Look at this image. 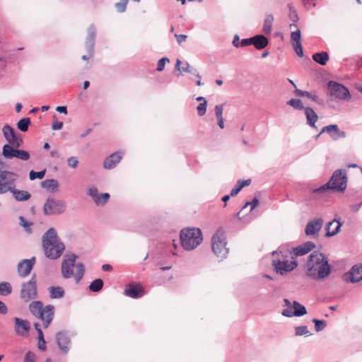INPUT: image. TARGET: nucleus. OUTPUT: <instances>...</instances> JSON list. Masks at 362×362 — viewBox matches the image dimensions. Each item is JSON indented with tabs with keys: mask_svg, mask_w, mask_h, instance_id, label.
<instances>
[{
	"mask_svg": "<svg viewBox=\"0 0 362 362\" xmlns=\"http://www.w3.org/2000/svg\"><path fill=\"white\" fill-rule=\"evenodd\" d=\"M2 133L8 144L2 148V156L6 159L14 158L21 160H28L30 158V153L18 148L23 143V139L20 134H16L14 129L8 124H5L2 128Z\"/></svg>",
	"mask_w": 362,
	"mask_h": 362,
	"instance_id": "nucleus-1",
	"label": "nucleus"
},
{
	"mask_svg": "<svg viewBox=\"0 0 362 362\" xmlns=\"http://www.w3.org/2000/svg\"><path fill=\"white\" fill-rule=\"evenodd\" d=\"M332 272L331 265L324 254L314 251L305 264V274L309 278L320 281L325 279Z\"/></svg>",
	"mask_w": 362,
	"mask_h": 362,
	"instance_id": "nucleus-2",
	"label": "nucleus"
},
{
	"mask_svg": "<svg viewBox=\"0 0 362 362\" xmlns=\"http://www.w3.org/2000/svg\"><path fill=\"white\" fill-rule=\"evenodd\" d=\"M42 246L47 258L59 259L65 250V245L54 228L48 229L42 237Z\"/></svg>",
	"mask_w": 362,
	"mask_h": 362,
	"instance_id": "nucleus-3",
	"label": "nucleus"
},
{
	"mask_svg": "<svg viewBox=\"0 0 362 362\" xmlns=\"http://www.w3.org/2000/svg\"><path fill=\"white\" fill-rule=\"evenodd\" d=\"M78 256L75 254L66 255L62 262L61 272L64 279H70L74 275V268L76 267V273L75 274L76 283H78L83 278L85 273V267L83 264L77 263L76 260Z\"/></svg>",
	"mask_w": 362,
	"mask_h": 362,
	"instance_id": "nucleus-4",
	"label": "nucleus"
},
{
	"mask_svg": "<svg viewBox=\"0 0 362 362\" xmlns=\"http://www.w3.org/2000/svg\"><path fill=\"white\" fill-rule=\"evenodd\" d=\"M29 310L34 317L42 322L45 328L48 327L53 320L54 307L52 305L43 307L41 301L33 300L29 305Z\"/></svg>",
	"mask_w": 362,
	"mask_h": 362,
	"instance_id": "nucleus-5",
	"label": "nucleus"
},
{
	"mask_svg": "<svg viewBox=\"0 0 362 362\" xmlns=\"http://www.w3.org/2000/svg\"><path fill=\"white\" fill-rule=\"evenodd\" d=\"M346 172L345 170H335L330 180L325 185L315 189V193H322L328 189L342 192L346 188Z\"/></svg>",
	"mask_w": 362,
	"mask_h": 362,
	"instance_id": "nucleus-6",
	"label": "nucleus"
},
{
	"mask_svg": "<svg viewBox=\"0 0 362 362\" xmlns=\"http://www.w3.org/2000/svg\"><path fill=\"white\" fill-rule=\"evenodd\" d=\"M182 246L186 250H192L199 245L202 240V233L198 228H184L180 231Z\"/></svg>",
	"mask_w": 362,
	"mask_h": 362,
	"instance_id": "nucleus-7",
	"label": "nucleus"
},
{
	"mask_svg": "<svg viewBox=\"0 0 362 362\" xmlns=\"http://www.w3.org/2000/svg\"><path fill=\"white\" fill-rule=\"evenodd\" d=\"M37 297V281L35 276L21 285L20 298L24 303H28Z\"/></svg>",
	"mask_w": 362,
	"mask_h": 362,
	"instance_id": "nucleus-8",
	"label": "nucleus"
},
{
	"mask_svg": "<svg viewBox=\"0 0 362 362\" xmlns=\"http://www.w3.org/2000/svg\"><path fill=\"white\" fill-rule=\"evenodd\" d=\"M18 174L8 170H0V194L11 192L16 187Z\"/></svg>",
	"mask_w": 362,
	"mask_h": 362,
	"instance_id": "nucleus-9",
	"label": "nucleus"
},
{
	"mask_svg": "<svg viewBox=\"0 0 362 362\" xmlns=\"http://www.w3.org/2000/svg\"><path fill=\"white\" fill-rule=\"evenodd\" d=\"M287 105L293 107L294 109L298 110H304L307 119V124L311 127L317 128L315 126V122L318 119V116L312 107H304L303 104L300 99L294 98L289 100L287 102Z\"/></svg>",
	"mask_w": 362,
	"mask_h": 362,
	"instance_id": "nucleus-10",
	"label": "nucleus"
},
{
	"mask_svg": "<svg viewBox=\"0 0 362 362\" xmlns=\"http://www.w3.org/2000/svg\"><path fill=\"white\" fill-rule=\"evenodd\" d=\"M66 209L65 202L62 200L49 197L43 206V213L46 216L59 215L63 214Z\"/></svg>",
	"mask_w": 362,
	"mask_h": 362,
	"instance_id": "nucleus-11",
	"label": "nucleus"
},
{
	"mask_svg": "<svg viewBox=\"0 0 362 362\" xmlns=\"http://www.w3.org/2000/svg\"><path fill=\"white\" fill-rule=\"evenodd\" d=\"M211 247L214 253L217 257L223 259L226 257L228 253V249L226 247V242L223 234L216 233L211 238Z\"/></svg>",
	"mask_w": 362,
	"mask_h": 362,
	"instance_id": "nucleus-12",
	"label": "nucleus"
},
{
	"mask_svg": "<svg viewBox=\"0 0 362 362\" xmlns=\"http://www.w3.org/2000/svg\"><path fill=\"white\" fill-rule=\"evenodd\" d=\"M327 86L330 95L336 98L346 101L351 98V94L349 89L344 85L330 81H329Z\"/></svg>",
	"mask_w": 362,
	"mask_h": 362,
	"instance_id": "nucleus-13",
	"label": "nucleus"
},
{
	"mask_svg": "<svg viewBox=\"0 0 362 362\" xmlns=\"http://www.w3.org/2000/svg\"><path fill=\"white\" fill-rule=\"evenodd\" d=\"M285 305L288 306L287 308L284 309L282 312V315L286 317H300L307 314V310L305 307L298 302L294 300L293 303V308L290 307V301L285 298Z\"/></svg>",
	"mask_w": 362,
	"mask_h": 362,
	"instance_id": "nucleus-14",
	"label": "nucleus"
},
{
	"mask_svg": "<svg viewBox=\"0 0 362 362\" xmlns=\"http://www.w3.org/2000/svg\"><path fill=\"white\" fill-rule=\"evenodd\" d=\"M87 32L88 35L86 40V47L89 55L82 56L81 59L85 61L88 60L93 55L96 29L93 25H90L88 27Z\"/></svg>",
	"mask_w": 362,
	"mask_h": 362,
	"instance_id": "nucleus-15",
	"label": "nucleus"
},
{
	"mask_svg": "<svg viewBox=\"0 0 362 362\" xmlns=\"http://www.w3.org/2000/svg\"><path fill=\"white\" fill-rule=\"evenodd\" d=\"M273 266L276 273L284 275L293 271L298 266V262L294 259L291 262L288 260L278 259L277 261L273 260Z\"/></svg>",
	"mask_w": 362,
	"mask_h": 362,
	"instance_id": "nucleus-16",
	"label": "nucleus"
},
{
	"mask_svg": "<svg viewBox=\"0 0 362 362\" xmlns=\"http://www.w3.org/2000/svg\"><path fill=\"white\" fill-rule=\"evenodd\" d=\"M14 332L16 335L25 337L28 335L30 325L28 321L19 317H14Z\"/></svg>",
	"mask_w": 362,
	"mask_h": 362,
	"instance_id": "nucleus-17",
	"label": "nucleus"
},
{
	"mask_svg": "<svg viewBox=\"0 0 362 362\" xmlns=\"http://www.w3.org/2000/svg\"><path fill=\"white\" fill-rule=\"evenodd\" d=\"M343 279L351 283H357L362 280V264L353 266L349 272L344 274Z\"/></svg>",
	"mask_w": 362,
	"mask_h": 362,
	"instance_id": "nucleus-18",
	"label": "nucleus"
},
{
	"mask_svg": "<svg viewBox=\"0 0 362 362\" xmlns=\"http://www.w3.org/2000/svg\"><path fill=\"white\" fill-rule=\"evenodd\" d=\"M315 247V243L311 241H307L298 247H293L290 252L291 259L295 260L297 257L303 256L308 254Z\"/></svg>",
	"mask_w": 362,
	"mask_h": 362,
	"instance_id": "nucleus-19",
	"label": "nucleus"
},
{
	"mask_svg": "<svg viewBox=\"0 0 362 362\" xmlns=\"http://www.w3.org/2000/svg\"><path fill=\"white\" fill-rule=\"evenodd\" d=\"M300 39V30L297 28L295 31L291 32V40L293 49L299 57H302L303 56V50Z\"/></svg>",
	"mask_w": 362,
	"mask_h": 362,
	"instance_id": "nucleus-20",
	"label": "nucleus"
},
{
	"mask_svg": "<svg viewBox=\"0 0 362 362\" xmlns=\"http://www.w3.org/2000/svg\"><path fill=\"white\" fill-rule=\"evenodd\" d=\"M35 263V257H32L28 259H23L18 264V272L21 277L27 276L33 269Z\"/></svg>",
	"mask_w": 362,
	"mask_h": 362,
	"instance_id": "nucleus-21",
	"label": "nucleus"
},
{
	"mask_svg": "<svg viewBox=\"0 0 362 362\" xmlns=\"http://www.w3.org/2000/svg\"><path fill=\"white\" fill-rule=\"evenodd\" d=\"M323 225V219L318 218L308 222L305 228L307 235H317Z\"/></svg>",
	"mask_w": 362,
	"mask_h": 362,
	"instance_id": "nucleus-22",
	"label": "nucleus"
},
{
	"mask_svg": "<svg viewBox=\"0 0 362 362\" xmlns=\"http://www.w3.org/2000/svg\"><path fill=\"white\" fill-rule=\"evenodd\" d=\"M325 132L329 134L330 137L334 141L346 137V132L341 131L337 124H329L324 127L320 131V134Z\"/></svg>",
	"mask_w": 362,
	"mask_h": 362,
	"instance_id": "nucleus-23",
	"label": "nucleus"
},
{
	"mask_svg": "<svg viewBox=\"0 0 362 362\" xmlns=\"http://www.w3.org/2000/svg\"><path fill=\"white\" fill-rule=\"evenodd\" d=\"M56 341L62 351L64 354H66L69 350V344L71 342L67 333L64 331L57 332L56 334Z\"/></svg>",
	"mask_w": 362,
	"mask_h": 362,
	"instance_id": "nucleus-24",
	"label": "nucleus"
},
{
	"mask_svg": "<svg viewBox=\"0 0 362 362\" xmlns=\"http://www.w3.org/2000/svg\"><path fill=\"white\" fill-rule=\"evenodd\" d=\"M342 223L340 219L334 218L329 221L326 226L325 237L329 238L337 235L339 232Z\"/></svg>",
	"mask_w": 362,
	"mask_h": 362,
	"instance_id": "nucleus-25",
	"label": "nucleus"
},
{
	"mask_svg": "<svg viewBox=\"0 0 362 362\" xmlns=\"http://www.w3.org/2000/svg\"><path fill=\"white\" fill-rule=\"evenodd\" d=\"M124 294L132 298H138L144 296V288L139 285L129 284L124 291Z\"/></svg>",
	"mask_w": 362,
	"mask_h": 362,
	"instance_id": "nucleus-26",
	"label": "nucleus"
},
{
	"mask_svg": "<svg viewBox=\"0 0 362 362\" xmlns=\"http://www.w3.org/2000/svg\"><path fill=\"white\" fill-rule=\"evenodd\" d=\"M122 158V153L119 152L112 153L110 156L107 157L103 163V167L105 169L114 168Z\"/></svg>",
	"mask_w": 362,
	"mask_h": 362,
	"instance_id": "nucleus-27",
	"label": "nucleus"
},
{
	"mask_svg": "<svg viewBox=\"0 0 362 362\" xmlns=\"http://www.w3.org/2000/svg\"><path fill=\"white\" fill-rule=\"evenodd\" d=\"M182 64L181 60L177 59L176 64H175V69L180 71V72H187L193 74L196 77L201 78V76L199 75V72L196 69L191 66L188 62H186V64L183 67H180V65Z\"/></svg>",
	"mask_w": 362,
	"mask_h": 362,
	"instance_id": "nucleus-28",
	"label": "nucleus"
},
{
	"mask_svg": "<svg viewBox=\"0 0 362 362\" xmlns=\"http://www.w3.org/2000/svg\"><path fill=\"white\" fill-rule=\"evenodd\" d=\"M10 192L13 194L14 199L18 202L28 200L31 197V194L28 192L17 189L16 187Z\"/></svg>",
	"mask_w": 362,
	"mask_h": 362,
	"instance_id": "nucleus-29",
	"label": "nucleus"
},
{
	"mask_svg": "<svg viewBox=\"0 0 362 362\" xmlns=\"http://www.w3.org/2000/svg\"><path fill=\"white\" fill-rule=\"evenodd\" d=\"M295 94L298 96L306 97L308 98L311 99L313 101L316 102L317 103L322 105L324 101L322 99H320L317 95L313 94L306 90H301L300 89L296 88L294 91Z\"/></svg>",
	"mask_w": 362,
	"mask_h": 362,
	"instance_id": "nucleus-30",
	"label": "nucleus"
},
{
	"mask_svg": "<svg viewBox=\"0 0 362 362\" xmlns=\"http://www.w3.org/2000/svg\"><path fill=\"white\" fill-rule=\"evenodd\" d=\"M49 298L51 299H59L64 296V289L61 286H50L48 288Z\"/></svg>",
	"mask_w": 362,
	"mask_h": 362,
	"instance_id": "nucleus-31",
	"label": "nucleus"
},
{
	"mask_svg": "<svg viewBox=\"0 0 362 362\" xmlns=\"http://www.w3.org/2000/svg\"><path fill=\"white\" fill-rule=\"evenodd\" d=\"M58 186V182L54 179L45 180L41 182V187L51 192H56Z\"/></svg>",
	"mask_w": 362,
	"mask_h": 362,
	"instance_id": "nucleus-32",
	"label": "nucleus"
},
{
	"mask_svg": "<svg viewBox=\"0 0 362 362\" xmlns=\"http://www.w3.org/2000/svg\"><path fill=\"white\" fill-rule=\"evenodd\" d=\"M268 39L263 35L254 36V46L257 49H262L268 45Z\"/></svg>",
	"mask_w": 362,
	"mask_h": 362,
	"instance_id": "nucleus-33",
	"label": "nucleus"
},
{
	"mask_svg": "<svg viewBox=\"0 0 362 362\" xmlns=\"http://www.w3.org/2000/svg\"><path fill=\"white\" fill-rule=\"evenodd\" d=\"M313 59L317 64L325 66L329 60V54L326 52H320L313 54Z\"/></svg>",
	"mask_w": 362,
	"mask_h": 362,
	"instance_id": "nucleus-34",
	"label": "nucleus"
},
{
	"mask_svg": "<svg viewBox=\"0 0 362 362\" xmlns=\"http://www.w3.org/2000/svg\"><path fill=\"white\" fill-rule=\"evenodd\" d=\"M250 183H251V180L250 179H247V180H238L237 181V183H236L235 186L232 189V190L230 192V195L232 197L233 196H235L236 194H238L239 193V192L244 187L250 185Z\"/></svg>",
	"mask_w": 362,
	"mask_h": 362,
	"instance_id": "nucleus-35",
	"label": "nucleus"
},
{
	"mask_svg": "<svg viewBox=\"0 0 362 362\" xmlns=\"http://www.w3.org/2000/svg\"><path fill=\"white\" fill-rule=\"evenodd\" d=\"M12 293V286L10 283L2 281L0 283V296H7Z\"/></svg>",
	"mask_w": 362,
	"mask_h": 362,
	"instance_id": "nucleus-36",
	"label": "nucleus"
},
{
	"mask_svg": "<svg viewBox=\"0 0 362 362\" xmlns=\"http://www.w3.org/2000/svg\"><path fill=\"white\" fill-rule=\"evenodd\" d=\"M103 281L101 279H96L89 285V289L93 292H98L103 287Z\"/></svg>",
	"mask_w": 362,
	"mask_h": 362,
	"instance_id": "nucleus-37",
	"label": "nucleus"
},
{
	"mask_svg": "<svg viewBox=\"0 0 362 362\" xmlns=\"http://www.w3.org/2000/svg\"><path fill=\"white\" fill-rule=\"evenodd\" d=\"M30 124V119L29 117H23L17 123V127L21 132H27Z\"/></svg>",
	"mask_w": 362,
	"mask_h": 362,
	"instance_id": "nucleus-38",
	"label": "nucleus"
},
{
	"mask_svg": "<svg viewBox=\"0 0 362 362\" xmlns=\"http://www.w3.org/2000/svg\"><path fill=\"white\" fill-rule=\"evenodd\" d=\"M110 194L108 193H103L97 197L95 203L98 206H103L108 202Z\"/></svg>",
	"mask_w": 362,
	"mask_h": 362,
	"instance_id": "nucleus-39",
	"label": "nucleus"
},
{
	"mask_svg": "<svg viewBox=\"0 0 362 362\" xmlns=\"http://www.w3.org/2000/svg\"><path fill=\"white\" fill-rule=\"evenodd\" d=\"M312 321L315 323V329L316 332L322 331L327 326V322L325 320L314 318Z\"/></svg>",
	"mask_w": 362,
	"mask_h": 362,
	"instance_id": "nucleus-40",
	"label": "nucleus"
},
{
	"mask_svg": "<svg viewBox=\"0 0 362 362\" xmlns=\"http://www.w3.org/2000/svg\"><path fill=\"white\" fill-rule=\"evenodd\" d=\"M45 170H43L40 172H35L34 170H31L29 173V177L30 180H34L35 179H42L45 175Z\"/></svg>",
	"mask_w": 362,
	"mask_h": 362,
	"instance_id": "nucleus-41",
	"label": "nucleus"
},
{
	"mask_svg": "<svg viewBox=\"0 0 362 362\" xmlns=\"http://www.w3.org/2000/svg\"><path fill=\"white\" fill-rule=\"evenodd\" d=\"M295 334L296 336H302L310 334L308 327L305 325L295 327Z\"/></svg>",
	"mask_w": 362,
	"mask_h": 362,
	"instance_id": "nucleus-42",
	"label": "nucleus"
},
{
	"mask_svg": "<svg viewBox=\"0 0 362 362\" xmlns=\"http://www.w3.org/2000/svg\"><path fill=\"white\" fill-rule=\"evenodd\" d=\"M272 265V256L268 255L264 257L260 262V267L262 268H269Z\"/></svg>",
	"mask_w": 362,
	"mask_h": 362,
	"instance_id": "nucleus-43",
	"label": "nucleus"
},
{
	"mask_svg": "<svg viewBox=\"0 0 362 362\" xmlns=\"http://www.w3.org/2000/svg\"><path fill=\"white\" fill-rule=\"evenodd\" d=\"M207 107V100H204V102L199 103L197 106V114L199 116L202 117L206 114Z\"/></svg>",
	"mask_w": 362,
	"mask_h": 362,
	"instance_id": "nucleus-44",
	"label": "nucleus"
},
{
	"mask_svg": "<svg viewBox=\"0 0 362 362\" xmlns=\"http://www.w3.org/2000/svg\"><path fill=\"white\" fill-rule=\"evenodd\" d=\"M78 163L79 160L76 156H71L67 159V165L71 168H76L78 165Z\"/></svg>",
	"mask_w": 362,
	"mask_h": 362,
	"instance_id": "nucleus-45",
	"label": "nucleus"
},
{
	"mask_svg": "<svg viewBox=\"0 0 362 362\" xmlns=\"http://www.w3.org/2000/svg\"><path fill=\"white\" fill-rule=\"evenodd\" d=\"M23 362H37L36 354L31 351H28L24 356Z\"/></svg>",
	"mask_w": 362,
	"mask_h": 362,
	"instance_id": "nucleus-46",
	"label": "nucleus"
},
{
	"mask_svg": "<svg viewBox=\"0 0 362 362\" xmlns=\"http://www.w3.org/2000/svg\"><path fill=\"white\" fill-rule=\"evenodd\" d=\"M129 0H121L115 4V8L119 13L124 12Z\"/></svg>",
	"mask_w": 362,
	"mask_h": 362,
	"instance_id": "nucleus-47",
	"label": "nucleus"
},
{
	"mask_svg": "<svg viewBox=\"0 0 362 362\" xmlns=\"http://www.w3.org/2000/svg\"><path fill=\"white\" fill-rule=\"evenodd\" d=\"M19 224L23 226V228H25V230L30 233L31 232V229H30V226H32V223L30 222H28L25 220V218L23 216H20L19 217Z\"/></svg>",
	"mask_w": 362,
	"mask_h": 362,
	"instance_id": "nucleus-48",
	"label": "nucleus"
},
{
	"mask_svg": "<svg viewBox=\"0 0 362 362\" xmlns=\"http://www.w3.org/2000/svg\"><path fill=\"white\" fill-rule=\"evenodd\" d=\"M289 18L293 23L290 25V28H297L296 23L298 21V16L296 11H292L289 13Z\"/></svg>",
	"mask_w": 362,
	"mask_h": 362,
	"instance_id": "nucleus-49",
	"label": "nucleus"
},
{
	"mask_svg": "<svg viewBox=\"0 0 362 362\" xmlns=\"http://www.w3.org/2000/svg\"><path fill=\"white\" fill-rule=\"evenodd\" d=\"M167 62H170L169 59L167 58V57H163L160 59H159L158 62L156 70L158 71H162L164 69L165 66V63Z\"/></svg>",
	"mask_w": 362,
	"mask_h": 362,
	"instance_id": "nucleus-50",
	"label": "nucleus"
},
{
	"mask_svg": "<svg viewBox=\"0 0 362 362\" xmlns=\"http://www.w3.org/2000/svg\"><path fill=\"white\" fill-rule=\"evenodd\" d=\"M88 194L92 197L95 202V199H97V197L99 195L98 189L94 186L90 187L88 190Z\"/></svg>",
	"mask_w": 362,
	"mask_h": 362,
	"instance_id": "nucleus-51",
	"label": "nucleus"
},
{
	"mask_svg": "<svg viewBox=\"0 0 362 362\" xmlns=\"http://www.w3.org/2000/svg\"><path fill=\"white\" fill-rule=\"evenodd\" d=\"M223 104L215 106V114L216 118L223 117Z\"/></svg>",
	"mask_w": 362,
	"mask_h": 362,
	"instance_id": "nucleus-52",
	"label": "nucleus"
},
{
	"mask_svg": "<svg viewBox=\"0 0 362 362\" xmlns=\"http://www.w3.org/2000/svg\"><path fill=\"white\" fill-rule=\"evenodd\" d=\"M251 45H254V36L250 38L243 39L240 42V47H246Z\"/></svg>",
	"mask_w": 362,
	"mask_h": 362,
	"instance_id": "nucleus-53",
	"label": "nucleus"
},
{
	"mask_svg": "<svg viewBox=\"0 0 362 362\" xmlns=\"http://www.w3.org/2000/svg\"><path fill=\"white\" fill-rule=\"evenodd\" d=\"M264 30L267 33L272 30V21L269 20V18H267L264 21Z\"/></svg>",
	"mask_w": 362,
	"mask_h": 362,
	"instance_id": "nucleus-54",
	"label": "nucleus"
},
{
	"mask_svg": "<svg viewBox=\"0 0 362 362\" xmlns=\"http://www.w3.org/2000/svg\"><path fill=\"white\" fill-rule=\"evenodd\" d=\"M175 37H176V40H177V42L178 44H181L182 42H185L187 38V35H182H182L175 34Z\"/></svg>",
	"mask_w": 362,
	"mask_h": 362,
	"instance_id": "nucleus-55",
	"label": "nucleus"
},
{
	"mask_svg": "<svg viewBox=\"0 0 362 362\" xmlns=\"http://www.w3.org/2000/svg\"><path fill=\"white\" fill-rule=\"evenodd\" d=\"M63 122H53L52 125V129L53 130H59L61 129L62 127H63Z\"/></svg>",
	"mask_w": 362,
	"mask_h": 362,
	"instance_id": "nucleus-56",
	"label": "nucleus"
},
{
	"mask_svg": "<svg viewBox=\"0 0 362 362\" xmlns=\"http://www.w3.org/2000/svg\"><path fill=\"white\" fill-rule=\"evenodd\" d=\"M250 204H251V207L250 208V210H249V212H252L254 209L258 206L259 204V199L256 197H255L251 202H250Z\"/></svg>",
	"mask_w": 362,
	"mask_h": 362,
	"instance_id": "nucleus-57",
	"label": "nucleus"
},
{
	"mask_svg": "<svg viewBox=\"0 0 362 362\" xmlns=\"http://www.w3.org/2000/svg\"><path fill=\"white\" fill-rule=\"evenodd\" d=\"M8 312V308L6 305V304L0 300V313L5 315Z\"/></svg>",
	"mask_w": 362,
	"mask_h": 362,
	"instance_id": "nucleus-58",
	"label": "nucleus"
},
{
	"mask_svg": "<svg viewBox=\"0 0 362 362\" xmlns=\"http://www.w3.org/2000/svg\"><path fill=\"white\" fill-rule=\"evenodd\" d=\"M233 45L235 47H239L240 46V42H239V36L235 35L233 37Z\"/></svg>",
	"mask_w": 362,
	"mask_h": 362,
	"instance_id": "nucleus-59",
	"label": "nucleus"
},
{
	"mask_svg": "<svg viewBox=\"0 0 362 362\" xmlns=\"http://www.w3.org/2000/svg\"><path fill=\"white\" fill-rule=\"evenodd\" d=\"M249 206L251 207L250 202H247L245 203V204L242 207V209H241L240 211H239V212L236 214V216H237L240 220H241V219H242V218H241V217H240V215L241 211H243L245 209H246V208H247V206Z\"/></svg>",
	"mask_w": 362,
	"mask_h": 362,
	"instance_id": "nucleus-60",
	"label": "nucleus"
},
{
	"mask_svg": "<svg viewBox=\"0 0 362 362\" xmlns=\"http://www.w3.org/2000/svg\"><path fill=\"white\" fill-rule=\"evenodd\" d=\"M56 110L60 113L67 114V108L66 106H58Z\"/></svg>",
	"mask_w": 362,
	"mask_h": 362,
	"instance_id": "nucleus-61",
	"label": "nucleus"
},
{
	"mask_svg": "<svg viewBox=\"0 0 362 362\" xmlns=\"http://www.w3.org/2000/svg\"><path fill=\"white\" fill-rule=\"evenodd\" d=\"M38 349L42 351H45L46 349V341H38Z\"/></svg>",
	"mask_w": 362,
	"mask_h": 362,
	"instance_id": "nucleus-62",
	"label": "nucleus"
},
{
	"mask_svg": "<svg viewBox=\"0 0 362 362\" xmlns=\"http://www.w3.org/2000/svg\"><path fill=\"white\" fill-rule=\"evenodd\" d=\"M102 269L105 272H109L112 269V267L110 264H105L102 266Z\"/></svg>",
	"mask_w": 362,
	"mask_h": 362,
	"instance_id": "nucleus-63",
	"label": "nucleus"
},
{
	"mask_svg": "<svg viewBox=\"0 0 362 362\" xmlns=\"http://www.w3.org/2000/svg\"><path fill=\"white\" fill-rule=\"evenodd\" d=\"M362 203L358 204H354L351 206V209L353 211L356 212L359 210Z\"/></svg>",
	"mask_w": 362,
	"mask_h": 362,
	"instance_id": "nucleus-64",
	"label": "nucleus"
}]
</instances>
